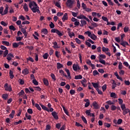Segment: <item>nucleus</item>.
<instances>
[{
    "label": "nucleus",
    "mask_w": 130,
    "mask_h": 130,
    "mask_svg": "<svg viewBox=\"0 0 130 130\" xmlns=\"http://www.w3.org/2000/svg\"><path fill=\"white\" fill-rule=\"evenodd\" d=\"M51 128V126L49 124L46 125L45 130H50Z\"/></svg>",
    "instance_id": "338daca9"
},
{
    "label": "nucleus",
    "mask_w": 130,
    "mask_h": 130,
    "mask_svg": "<svg viewBox=\"0 0 130 130\" xmlns=\"http://www.w3.org/2000/svg\"><path fill=\"white\" fill-rule=\"evenodd\" d=\"M85 113L86 115H87L88 116H90L91 115V110H86L85 111Z\"/></svg>",
    "instance_id": "c9c22d12"
},
{
    "label": "nucleus",
    "mask_w": 130,
    "mask_h": 130,
    "mask_svg": "<svg viewBox=\"0 0 130 130\" xmlns=\"http://www.w3.org/2000/svg\"><path fill=\"white\" fill-rule=\"evenodd\" d=\"M4 88L5 89V91H8V92H12V86L9 85V84L5 83L4 85Z\"/></svg>",
    "instance_id": "39448f33"
},
{
    "label": "nucleus",
    "mask_w": 130,
    "mask_h": 130,
    "mask_svg": "<svg viewBox=\"0 0 130 130\" xmlns=\"http://www.w3.org/2000/svg\"><path fill=\"white\" fill-rule=\"evenodd\" d=\"M73 69L75 72H77V71H78V64H74L73 65Z\"/></svg>",
    "instance_id": "7c9ffc66"
},
{
    "label": "nucleus",
    "mask_w": 130,
    "mask_h": 130,
    "mask_svg": "<svg viewBox=\"0 0 130 130\" xmlns=\"http://www.w3.org/2000/svg\"><path fill=\"white\" fill-rule=\"evenodd\" d=\"M111 110H112V111H114V110H116V107L115 106V105H113L111 106Z\"/></svg>",
    "instance_id": "58836bf2"
},
{
    "label": "nucleus",
    "mask_w": 130,
    "mask_h": 130,
    "mask_svg": "<svg viewBox=\"0 0 130 130\" xmlns=\"http://www.w3.org/2000/svg\"><path fill=\"white\" fill-rule=\"evenodd\" d=\"M61 68H63V65L59 62L57 63V69L59 70L60 69H61Z\"/></svg>",
    "instance_id": "a878e982"
},
{
    "label": "nucleus",
    "mask_w": 130,
    "mask_h": 130,
    "mask_svg": "<svg viewBox=\"0 0 130 130\" xmlns=\"http://www.w3.org/2000/svg\"><path fill=\"white\" fill-rule=\"evenodd\" d=\"M118 103L119 105H120V107L121 108V106H123V105H125V104H123V100L121 99H118Z\"/></svg>",
    "instance_id": "f3484780"
},
{
    "label": "nucleus",
    "mask_w": 130,
    "mask_h": 130,
    "mask_svg": "<svg viewBox=\"0 0 130 130\" xmlns=\"http://www.w3.org/2000/svg\"><path fill=\"white\" fill-rule=\"evenodd\" d=\"M81 83L82 84V86H83V87H87V80H86V79H85V78H83V79H82L81 81Z\"/></svg>",
    "instance_id": "6e6552de"
},
{
    "label": "nucleus",
    "mask_w": 130,
    "mask_h": 130,
    "mask_svg": "<svg viewBox=\"0 0 130 130\" xmlns=\"http://www.w3.org/2000/svg\"><path fill=\"white\" fill-rule=\"evenodd\" d=\"M49 55H48V53H46L43 55V57L44 59H47V58H48Z\"/></svg>",
    "instance_id": "e433bc0d"
},
{
    "label": "nucleus",
    "mask_w": 130,
    "mask_h": 130,
    "mask_svg": "<svg viewBox=\"0 0 130 130\" xmlns=\"http://www.w3.org/2000/svg\"><path fill=\"white\" fill-rule=\"evenodd\" d=\"M69 19V17H68V13H66L63 15L62 18V21L63 22H64V21H67Z\"/></svg>",
    "instance_id": "9b49d317"
},
{
    "label": "nucleus",
    "mask_w": 130,
    "mask_h": 130,
    "mask_svg": "<svg viewBox=\"0 0 130 130\" xmlns=\"http://www.w3.org/2000/svg\"><path fill=\"white\" fill-rule=\"evenodd\" d=\"M51 77L52 80H54V81H56V79H55V75H54V74L51 73Z\"/></svg>",
    "instance_id": "864d4df0"
},
{
    "label": "nucleus",
    "mask_w": 130,
    "mask_h": 130,
    "mask_svg": "<svg viewBox=\"0 0 130 130\" xmlns=\"http://www.w3.org/2000/svg\"><path fill=\"white\" fill-rule=\"evenodd\" d=\"M40 106L42 107V109H43V110H45L46 111H47V112H49V109L47 108V107H46L45 106L40 104Z\"/></svg>",
    "instance_id": "4468645a"
},
{
    "label": "nucleus",
    "mask_w": 130,
    "mask_h": 130,
    "mask_svg": "<svg viewBox=\"0 0 130 130\" xmlns=\"http://www.w3.org/2000/svg\"><path fill=\"white\" fill-rule=\"evenodd\" d=\"M25 117H26L27 119L28 120H30L31 118H32V116H31L30 114H28V113H25Z\"/></svg>",
    "instance_id": "c85d7f7f"
},
{
    "label": "nucleus",
    "mask_w": 130,
    "mask_h": 130,
    "mask_svg": "<svg viewBox=\"0 0 130 130\" xmlns=\"http://www.w3.org/2000/svg\"><path fill=\"white\" fill-rule=\"evenodd\" d=\"M108 50H109V49H108V48H105L104 47H102V51L104 52H106V51H108Z\"/></svg>",
    "instance_id": "3c124183"
},
{
    "label": "nucleus",
    "mask_w": 130,
    "mask_h": 130,
    "mask_svg": "<svg viewBox=\"0 0 130 130\" xmlns=\"http://www.w3.org/2000/svg\"><path fill=\"white\" fill-rule=\"evenodd\" d=\"M110 97L112 98H114V99H116V93L114 92H112L110 94Z\"/></svg>",
    "instance_id": "72a5a7b5"
},
{
    "label": "nucleus",
    "mask_w": 130,
    "mask_h": 130,
    "mask_svg": "<svg viewBox=\"0 0 130 130\" xmlns=\"http://www.w3.org/2000/svg\"><path fill=\"white\" fill-rule=\"evenodd\" d=\"M23 8L24 9L25 12H28L29 11V7L26 3H24L23 5Z\"/></svg>",
    "instance_id": "2eb2a0df"
},
{
    "label": "nucleus",
    "mask_w": 130,
    "mask_h": 130,
    "mask_svg": "<svg viewBox=\"0 0 130 130\" xmlns=\"http://www.w3.org/2000/svg\"><path fill=\"white\" fill-rule=\"evenodd\" d=\"M19 47V45L17 43H13V48H17Z\"/></svg>",
    "instance_id": "a18cd8bd"
},
{
    "label": "nucleus",
    "mask_w": 130,
    "mask_h": 130,
    "mask_svg": "<svg viewBox=\"0 0 130 130\" xmlns=\"http://www.w3.org/2000/svg\"><path fill=\"white\" fill-rule=\"evenodd\" d=\"M20 123H22V120H19L17 122H14V124L15 125H18V124H20Z\"/></svg>",
    "instance_id": "09e8293b"
},
{
    "label": "nucleus",
    "mask_w": 130,
    "mask_h": 130,
    "mask_svg": "<svg viewBox=\"0 0 130 130\" xmlns=\"http://www.w3.org/2000/svg\"><path fill=\"white\" fill-rule=\"evenodd\" d=\"M59 74L61 75H62L64 77H66V78H68V75L64 73V71H63L62 70H59Z\"/></svg>",
    "instance_id": "5701e85b"
},
{
    "label": "nucleus",
    "mask_w": 130,
    "mask_h": 130,
    "mask_svg": "<svg viewBox=\"0 0 130 130\" xmlns=\"http://www.w3.org/2000/svg\"><path fill=\"white\" fill-rule=\"evenodd\" d=\"M65 72H66L68 77L69 78V80H71L72 79V76H71V73L70 72V70L67 68L64 69Z\"/></svg>",
    "instance_id": "f8f14e48"
},
{
    "label": "nucleus",
    "mask_w": 130,
    "mask_h": 130,
    "mask_svg": "<svg viewBox=\"0 0 130 130\" xmlns=\"http://www.w3.org/2000/svg\"><path fill=\"white\" fill-rule=\"evenodd\" d=\"M28 7L29 9H30L31 11L33 13H40V11L39 10V7L38 5L36 4V2L35 1H31L30 3L28 4Z\"/></svg>",
    "instance_id": "f257e3e1"
},
{
    "label": "nucleus",
    "mask_w": 130,
    "mask_h": 130,
    "mask_svg": "<svg viewBox=\"0 0 130 130\" xmlns=\"http://www.w3.org/2000/svg\"><path fill=\"white\" fill-rule=\"evenodd\" d=\"M121 108L123 111V115H126V114H127V113H128L130 111L129 109L126 108L125 105L121 106Z\"/></svg>",
    "instance_id": "20e7f679"
},
{
    "label": "nucleus",
    "mask_w": 130,
    "mask_h": 130,
    "mask_svg": "<svg viewBox=\"0 0 130 130\" xmlns=\"http://www.w3.org/2000/svg\"><path fill=\"white\" fill-rule=\"evenodd\" d=\"M77 19H84V20H86V21H87V22H90V20H89V19L88 18H87L85 16H84V15L83 14H81L79 16H78L77 17Z\"/></svg>",
    "instance_id": "423d86ee"
},
{
    "label": "nucleus",
    "mask_w": 130,
    "mask_h": 130,
    "mask_svg": "<svg viewBox=\"0 0 130 130\" xmlns=\"http://www.w3.org/2000/svg\"><path fill=\"white\" fill-rule=\"evenodd\" d=\"M113 82L112 83V89H115V87H116L117 85L116 83H115V80H112Z\"/></svg>",
    "instance_id": "393cba45"
},
{
    "label": "nucleus",
    "mask_w": 130,
    "mask_h": 130,
    "mask_svg": "<svg viewBox=\"0 0 130 130\" xmlns=\"http://www.w3.org/2000/svg\"><path fill=\"white\" fill-rule=\"evenodd\" d=\"M85 34L87 35L88 37H90L92 40H96L97 39V36L94 34H92L90 31H85Z\"/></svg>",
    "instance_id": "f03ea898"
},
{
    "label": "nucleus",
    "mask_w": 130,
    "mask_h": 130,
    "mask_svg": "<svg viewBox=\"0 0 130 130\" xmlns=\"http://www.w3.org/2000/svg\"><path fill=\"white\" fill-rule=\"evenodd\" d=\"M75 93H76V91H75V90L71 89L70 91V93L71 94V95H74Z\"/></svg>",
    "instance_id": "69168bd1"
},
{
    "label": "nucleus",
    "mask_w": 130,
    "mask_h": 130,
    "mask_svg": "<svg viewBox=\"0 0 130 130\" xmlns=\"http://www.w3.org/2000/svg\"><path fill=\"white\" fill-rule=\"evenodd\" d=\"M8 10H9V7H6L5 9L3 12V14H2V16H4V15H7V14H8Z\"/></svg>",
    "instance_id": "c756f323"
},
{
    "label": "nucleus",
    "mask_w": 130,
    "mask_h": 130,
    "mask_svg": "<svg viewBox=\"0 0 130 130\" xmlns=\"http://www.w3.org/2000/svg\"><path fill=\"white\" fill-rule=\"evenodd\" d=\"M81 119L84 123L87 124V119H86V118L84 116H82Z\"/></svg>",
    "instance_id": "ea45409f"
},
{
    "label": "nucleus",
    "mask_w": 130,
    "mask_h": 130,
    "mask_svg": "<svg viewBox=\"0 0 130 130\" xmlns=\"http://www.w3.org/2000/svg\"><path fill=\"white\" fill-rule=\"evenodd\" d=\"M82 79H83V76H82L81 75H76L75 76V80H82Z\"/></svg>",
    "instance_id": "b1692460"
},
{
    "label": "nucleus",
    "mask_w": 130,
    "mask_h": 130,
    "mask_svg": "<svg viewBox=\"0 0 130 130\" xmlns=\"http://www.w3.org/2000/svg\"><path fill=\"white\" fill-rule=\"evenodd\" d=\"M41 32L44 34L45 35H47L48 33V30L47 28H43L42 29Z\"/></svg>",
    "instance_id": "aec40b11"
},
{
    "label": "nucleus",
    "mask_w": 130,
    "mask_h": 130,
    "mask_svg": "<svg viewBox=\"0 0 130 130\" xmlns=\"http://www.w3.org/2000/svg\"><path fill=\"white\" fill-rule=\"evenodd\" d=\"M92 106L93 107L94 109H99L100 108V107H99V105L97 104V102H93L92 103Z\"/></svg>",
    "instance_id": "9d476101"
},
{
    "label": "nucleus",
    "mask_w": 130,
    "mask_h": 130,
    "mask_svg": "<svg viewBox=\"0 0 130 130\" xmlns=\"http://www.w3.org/2000/svg\"><path fill=\"white\" fill-rule=\"evenodd\" d=\"M107 2L108 3L110 6H114V3H112L111 0H107Z\"/></svg>",
    "instance_id": "de8ad7c7"
},
{
    "label": "nucleus",
    "mask_w": 130,
    "mask_h": 130,
    "mask_svg": "<svg viewBox=\"0 0 130 130\" xmlns=\"http://www.w3.org/2000/svg\"><path fill=\"white\" fill-rule=\"evenodd\" d=\"M19 19H20V20H22V21H25V20H26V19L25 18V17H24V16L23 15H20L19 17Z\"/></svg>",
    "instance_id": "052dcab7"
},
{
    "label": "nucleus",
    "mask_w": 130,
    "mask_h": 130,
    "mask_svg": "<svg viewBox=\"0 0 130 130\" xmlns=\"http://www.w3.org/2000/svg\"><path fill=\"white\" fill-rule=\"evenodd\" d=\"M43 81L44 85H45L46 86H48V85H49V82L47 79L44 78Z\"/></svg>",
    "instance_id": "412c9836"
},
{
    "label": "nucleus",
    "mask_w": 130,
    "mask_h": 130,
    "mask_svg": "<svg viewBox=\"0 0 130 130\" xmlns=\"http://www.w3.org/2000/svg\"><path fill=\"white\" fill-rule=\"evenodd\" d=\"M99 62L102 63V64H105V60H102L101 58H99Z\"/></svg>",
    "instance_id": "8fccbe9b"
},
{
    "label": "nucleus",
    "mask_w": 130,
    "mask_h": 130,
    "mask_svg": "<svg viewBox=\"0 0 130 130\" xmlns=\"http://www.w3.org/2000/svg\"><path fill=\"white\" fill-rule=\"evenodd\" d=\"M2 44L5 46H10V42L8 41H3Z\"/></svg>",
    "instance_id": "4be33fe9"
},
{
    "label": "nucleus",
    "mask_w": 130,
    "mask_h": 130,
    "mask_svg": "<svg viewBox=\"0 0 130 130\" xmlns=\"http://www.w3.org/2000/svg\"><path fill=\"white\" fill-rule=\"evenodd\" d=\"M27 112H28V113H29V114H32L33 110H32V109H28Z\"/></svg>",
    "instance_id": "bf43d9fd"
},
{
    "label": "nucleus",
    "mask_w": 130,
    "mask_h": 130,
    "mask_svg": "<svg viewBox=\"0 0 130 130\" xmlns=\"http://www.w3.org/2000/svg\"><path fill=\"white\" fill-rule=\"evenodd\" d=\"M69 37H70V38H73V36H75V33H74L73 32H70L69 35Z\"/></svg>",
    "instance_id": "e2e57ef3"
},
{
    "label": "nucleus",
    "mask_w": 130,
    "mask_h": 130,
    "mask_svg": "<svg viewBox=\"0 0 130 130\" xmlns=\"http://www.w3.org/2000/svg\"><path fill=\"white\" fill-rule=\"evenodd\" d=\"M18 82L19 83L20 85H24V84H25L24 80L21 79H19L18 80Z\"/></svg>",
    "instance_id": "f704fd0d"
},
{
    "label": "nucleus",
    "mask_w": 130,
    "mask_h": 130,
    "mask_svg": "<svg viewBox=\"0 0 130 130\" xmlns=\"http://www.w3.org/2000/svg\"><path fill=\"white\" fill-rule=\"evenodd\" d=\"M120 45H122V46H123V47H125L126 45H127V46L129 45L128 44V43H127V42H123V41L121 42Z\"/></svg>",
    "instance_id": "a211bd4d"
},
{
    "label": "nucleus",
    "mask_w": 130,
    "mask_h": 130,
    "mask_svg": "<svg viewBox=\"0 0 130 130\" xmlns=\"http://www.w3.org/2000/svg\"><path fill=\"white\" fill-rule=\"evenodd\" d=\"M52 44H53V48H59V46H58V45H57V42H54L52 43Z\"/></svg>",
    "instance_id": "cd10ccee"
},
{
    "label": "nucleus",
    "mask_w": 130,
    "mask_h": 130,
    "mask_svg": "<svg viewBox=\"0 0 130 130\" xmlns=\"http://www.w3.org/2000/svg\"><path fill=\"white\" fill-rule=\"evenodd\" d=\"M106 103L108 104V105H114V104H115V102H111L110 100L107 101Z\"/></svg>",
    "instance_id": "bb28decb"
},
{
    "label": "nucleus",
    "mask_w": 130,
    "mask_h": 130,
    "mask_svg": "<svg viewBox=\"0 0 130 130\" xmlns=\"http://www.w3.org/2000/svg\"><path fill=\"white\" fill-rule=\"evenodd\" d=\"M71 13L73 17H77V16H78V12L75 13L74 12L71 11Z\"/></svg>",
    "instance_id": "5fc2aeb1"
},
{
    "label": "nucleus",
    "mask_w": 130,
    "mask_h": 130,
    "mask_svg": "<svg viewBox=\"0 0 130 130\" xmlns=\"http://www.w3.org/2000/svg\"><path fill=\"white\" fill-rule=\"evenodd\" d=\"M107 88V85H106V84L104 85L102 87V89L103 92H105V90H106Z\"/></svg>",
    "instance_id": "c03bdc74"
},
{
    "label": "nucleus",
    "mask_w": 130,
    "mask_h": 130,
    "mask_svg": "<svg viewBox=\"0 0 130 130\" xmlns=\"http://www.w3.org/2000/svg\"><path fill=\"white\" fill-rule=\"evenodd\" d=\"M12 58H14V55L12 53H9L7 56V59L8 61H10V60H12Z\"/></svg>",
    "instance_id": "0eeeda50"
},
{
    "label": "nucleus",
    "mask_w": 130,
    "mask_h": 130,
    "mask_svg": "<svg viewBox=\"0 0 130 130\" xmlns=\"http://www.w3.org/2000/svg\"><path fill=\"white\" fill-rule=\"evenodd\" d=\"M91 84H92L93 87H94V88H95V89L96 90H97V89H99V84H98V83L92 82Z\"/></svg>",
    "instance_id": "6ab92c4d"
},
{
    "label": "nucleus",
    "mask_w": 130,
    "mask_h": 130,
    "mask_svg": "<svg viewBox=\"0 0 130 130\" xmlns=\"http://www.w3.org/2000/svg\"><path fill=\"white\" fill-rule=\"evenodd\" d=\"M8 97H9V95L8 94V93L3 94L2 95V98L4 99V100H7Z\"/></svg>",
    "instance_id": "473e14b6"
},
{
    "label": "nucleus",
    "mask_w": 130,
    "mask_h": 130,
    "mask_svg": "<svg viewBox=\"0 0 130 130\" xmlns=\"http://www.w3.org/2000/svg\"><path fill=\"white\" fill-rule=\"evenodd\" d=\"M75 125L76 126H80L81 127H83V126H82V124H81L80 123L78 122H76L75 123Z\"/></svg>",
    "instance_id": "0e129e2a"
},
{
    "label": "nucleus",
    "mask_w": 130,
    "mask_h": 130,
    "mask_svg": "<svg viewBox=\"0 0 130 130\" xmlns=\"http://www.w3.org/2000/svg\"><path fill=\"white\" fill-rule=\"evenodd\" d=\"M8 54H9V50H6L4 52L3 57H6V56H8Z\"/></svg>",
    "instance_id": "2f4dec72"
},
{
    "label": "nucleus",
    "mask_w": 130,
    "mask_h": 130,
    "mask_svg": "<svg viewBox=\"0 0 130 130\" xmlns=\"http://www.w3.org/2000/svg\"><path fill=\"white\" fill-rule=\"evenodd\" d=\"M75 41L78 44H81V43H82V41L78 38L75 39Z\"/></svg>",
    "instance_id": "603ef678"
},
{
    "label": "nucleus",
    "mask_w": 130,
    "mask_h": 130,
    "mask_svg": "<svg viewBox=\"0 0 130 130\" xmlns=\"http://www.w3.org/2000/svg\"><path fill=\"white\" fill-rule=\"evenodd\" d=\"M9 29L12 31H16V28L13 25H10L9 26Z\"/></svg>",
    "instance_id": "a19ab883"
},
{
    "label": "nucleus",
    "mask_w": 130,
    "mask_h": 130,
    "mask_svg": "<svg viewBox=\"0 0 130 130\" xmlns=\"http://www.w3.org/2000/svg\"><path fill=\"white\" fill-rule=\"evenodd\" d=\"M92 73H93V76H94V77L95 76H97V75H99V72H98L97 70H94Z\"/></svg>",
    "instance_id": "79ce46f5"
},
{
    "label": "nucleus",
    "mask_w": 130,
    "mask_h": 130,
    "mask_svg": "<svg viewBox=\"0 0 130 130\" xmlns=\"http://www.w3.org/2000/svg\"><path fill=\"white\" fill-rule=\"evenodd\" d=\"M22 74L25 76L28 75V74H29V70H28L27 68L24 69L23 70H22Z\"/></svg>",
    "instance_id": "ddd939ff"
},
{
    "label": "nucleus",
    "mask_w": 130,
    "mask_h": 130,
    "mask_svg": "<svg viewBox=\"0 0 130 130\" xmlns=\"http://www.w3.org/2000/svg\"><path fill=\"white\" fill-rule=\"evenodd\" d=\"M49 26L51 28V29H53L54 28L55 25L54 24H53V22H51V23L49 24Z\"/></svg>",
    "instance_id": "4d7b16f0"
},
{
    "label": "nucleus",
    "mask_w": 130,
    "mask_h": 130,
    "mask_svg": "<svg viewBox=\"0 0 130 130\" xmlns=\"http://www.w3.org/2000/svg\"><path fill=\"white\" fill-rule=\"evenodd\" d=\"M56 7L57 8H59L60 9L61 8V6H60V4H59L58 2H56L55 4Z\"/></svg>",
    "instance_id": "13d9d810"
},
{
    "label": "nucleus",
    "mask_w": 130,
    "mask_h": 130,
    "mask_svg": "<svg viewBox=\"0 0 130 130\" xmlns=\"http://www.w3.org/2000/svg\"><path fill=\"white\" fill-rule=\"evenodd\" d=\"M1 24L3 25V26H4L5 27H6V26H8V23H6L4 21L1 22Z\"/></svg>",
    "instance_id": "6e6d98bb"
},
{
    "label": "nucleus",
    "mask_w": 130,
    "mask_h": 130,
    "mask_svg": "<svg viewBox=\"0 0 130 130\" xmlns=\"http://www.w3.org/2000/svg\"><path fill=\"white\" fill-rule=\"evenodd\" d=\"M75 3V1L72 0H67L66 2V6L69 8V9H72L73 6H74V4Z\"/></svg>",
    "instance_id": "7ed1b4c3"
},
{
    "label": "nucleus",
    "mask_w": 130,
    "mask_h": 130,
    "mask_svg": "<svg viewBox=\"0 0 130 130\" xmlns=\"http://www.w3.org/2000/svg\"><path fill=\"white\" fill-rule=\"evenodd\" d=\"M35 107H36L38 110H39L40 111L41 110V107H40V106H39V104H35Z\"/></svg>",
    "instance_id": "4c0bfd02"
},
{
    "label": "nucleus",
    "mask_w": 130,
    "mask_h": 130,
    "mask_svg": "<svg viewBox=\"0 0 130 130\" xmlns=\"http://www.w3.org/2000/svg\"><path fill=\"white\" fill-rule=\"evenodd\" d=\"M118 68L119 70H121V69H122V63H121V62H119Z\"/></svg>",
    "instance_id": "774afa93"
},
{
    "label": "nucleus",
    "mask_w": 130,
    "mask_h": 130,
    "mask_svg": "<svg viewBox=\"0 0 130 130\" xmlns=\"http://www.w3.org/2000/svg\"><path fill=\"white\" fill-rule=\"evenodd\" d=\"M96 91L98 94H99L100 95H102V94H103V92H102V91L100 90L99 88H96Z\"/></svg>",
    "instance_id": "680f3d73"
},
{
    "label": "nucleus",
    "mask_w": 130,
    "mask_h": 130,
    "mask_svg": "<svg viewBox=\"0 0 130 130\" xmlns=\"http://www.w3.org/2000/svg\"><path fill=\"white\" fill-rule=\"evenodd\" d=\"M32 83L34 85H35L36 86H38V82L37 81V80H36V79H34L32 80Z\"/></svg>",
    "instance_id": "49530a36"
},
{
    "label": "nucleus",
    "mask_w": 130,
    "mask_h": 130,
    "mask_svg": "<svg viewBox=\"0 0 130 130\" xmlns=\"http://www.w3.org/2000/svg\"><path fill=\"white\" fill-rule=\"evenodd\" d=\"M56 34L59 36V37H61V36H62V33L60 32V31L58 30V29L57 30Z\"/></svg>",
    "instance_id": "37998d69"
},
{
    "label": "nucleus",
    "mask_w": 130,
    "mask_h": 130,
    "mask_svg": "<svg viewBox=\"0 0 130 130\" xmlns=\"http://www.w3.org/2000/svg\"><path fill=\"white\" fill-rule=\"evenodd\" d=\"M51 114L54 118V119H56V120H57V119H58V116L57 115V113L56 112L54 111L52 112Z\"/></svg>",
    "instance_id": "1a4fd4ad"
},
{
    "label": "nucleus",
    "mask_w": 130,
    "mask_h": 130,
    "mask_svg": "<svg viewBox=\"0 0 130 130\" xmlns=\"http://www.w3.org/2000/svg\"><path fill=\"white\" fill-rule=\"evenodd\" d=\"M80 22L81 23V24H80V27H84L85 25H87V21L84 20H81Z\"/></svg>",
    "instance_id": "dca6fc26"
}]
</instances>
